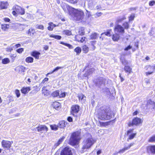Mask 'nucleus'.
Masks as SVG:
<instances>
[{
	"label": "nucleus",
	"instance_id": "1",
	"mask_svg": "<svg viewBox=\"0 0 155 155\" xmlns=\"http://www.w3.org/2000/svg\"><path fill=\"white\" fill-rule=\"evenodd\" d=\"M96 141V140L92 137L90 134H88L87 135L86 138L82 142L81 153H84L87 149L90 148Z\"/></svg>",
	"mask_w": 155,
	"mask_h": 155
},
{
	"label": "nucleus",
	"instance_id": "2",
	"mask_svg": "<svg viewBox=\"0 0 155 155\" xmlns=\"http://www.w3.org/2000/svg\"><path fill=\"white\" fill-rule=\"evenodd\" d=\"M98 116L99 118L101 120H109L112 116H114L112 112L109 111L105 107H103L100 108L99 110Z\"/></svg>",
	"mask_w": 155,
	"mask_h": 155
},
{
	"label": "nucleus",
	"instance_id": "3",
	"mask_svg": "<svg viewBox=\"0 0 155 155\" xmlns=\"http://www.w3.org/2000/svg\"><path fill=\"white\" fill-rule=\"evenodd\" d=\"M69 13L76 21H81L84 18V13L81 9L72 8Z\"/></svg>",
	"mask_w": 155,
	"mask_h": 155
},
{
	"label": "nucleus",
	"instance_id": "4",
	"mask_svg": "<svg viewBox=\"0 0 155 155\" xmlns=\"http://www.w3.org/2000/svg\"><path fill=\"white\" fill-rule=\"evenodd\" d=\"M80 133L76 132L72 134L69 140V143L72 146L78 144L81 140Z\"/></svg>",
	"mask_w": 155,
	"mask_h": 155
},
{
	"label": "nucleus",
	"instance_id": "5",
	"mask_svg": "<svg viewBox=\"0 0 155 155\" xmlns=\"http://www.w3.org/2000/svg\"><path fill=\"white\" fill-rule=\"evenodd\" d=\"M13 9L14 11L12 12V13L13 15L15 16L17 14L23 15L25 13L24 9L18 5L14 6L13 8Z\"/></svg>",
	"mask_w": 155,
	"mask_h": 155
},
{
	"label": "nucleus",
	"instance_id": "6",
	"mask_svg": "<svg viewBox=\"0 0 155 155\" xmlns=\"http://www.w3.org/2000/svg\"><path fill=\"white\" fill-rule=\"evenodd\" d=\"M137 133L134 132V129H130L128 130L127 133V136L128 137L127 141H129L130 140L133 139L136 136Z\"/></svg>",
	"mask_w": 155,
	"mask_h": 155
},
{
	"label": "nucleus",
	"instance_id": "7",
	"mask_svg": "<svg viewBox=\"0 0 155 155\" xmlns=\"http://www.w3.org/2000/svg\"><path fill=\"white\" fill-rule=\"evenodd\" d=\"M79 111V107L77 105H74L71 107V113L73 116L76 117Z\"/></svg>",
	"mask_w": 155,
	"mask_h": 155
},
{
	"label": "nucleus",
	"instance_id": "8",
	"mask_svg": "<svg viewBox=\"0 0 155 155\" xmlns=\"http://www.w3.org/2000/svg\"><path fill=\"white\" fill-rule=\"evenodd\" d=\"M142 122V121L140 118L136 117L133 119L132 123L131 122H129L128 126L129 127H131L133 125H137L141 123Z\"/></svg>",
	"mask_w": 155,
	"mask_h": 155
},
{
	"label": "nucleus",
	"instance_id": "9",
	"mask_svg": "<svg viewBox=\"0 0 155 155\" xmlns=\"http://www.w3.org/2000/svg\"><path fill=\"white\" fill-rule=\"evenodd\" d=\"M61 155H72L71 149L68 147H65L61 152Z\"/></svg>",
	"mask_w": 155,
	"mask_h": 155
},
{
	"label": "nucleus",
	"instance_id": "10",
	"mask_svg": "<svg viewBox=\"0 0 155 155\" xmlns=\"http://www.w3.org/2000/svg\"><path fill=\"white\" fill-rule=\"evenodd\" d=\"M145 69L146 70L148 71L146 72L145 73L147 76L152 74L154 71L153 66H151L150 65H147L145 67Z\"/></svg>",
	"mask_w": 155,
	"mask_h": 155
},
{
	"label": "nucleus",
	"instance_id": "11",
	"mask_svg": "<svg viewBox=\"0 0 155 155\" xmlns=\"http://www.w3.org/2000/svg\"><path fill=\"white\" fill-rule=\"evenodd\" d=\"M115 33H123L124 32V30L123 27L119 25H116L114 29Z\"/></svg>",
	"mask_w": 155,
	"mask_h": 155
},
{
	"label": "nucleus",
	"instance_id": "12",
	"mask_svg": "<svg viewBox=\"0 0 155 155\" xmlns=\"http://www.w3.org/2000/svg\"><path fill=\"white\" fill-rule=\"evenodd\" d=\"M38 131L41 133H45L48 130V128L45 125H40L38 126Z\"/></svg>",
	"mask_w": 155,
	"mask_h": 155
},
{
	"label": "nucleus",
	"instance_id": "13",
	"mask_svg": "<svg viewBox=\"0 0 155 155\" xmlns=\"http://www.w3.org/2000/svg\"><path fill=\"white\" fill-rule=\"evenodd\" d=\"M121 62L123 64L125 65L126 64H127V62L125 60L124 61H123L121 59ZM124 70L126 72H128L130 74L132 72V68H130V67L128 66H125L124 68Z\"/></svg>",
	"mask_w": 155,
	"mask_h": 155
},
{
	"label": "nucleus",
	"instance_id": "14",
	"mask_svg": "<svg viewBox=\"0 0 155 155\" xmlns=\"http://www.w3.org/2000/svg\"><path fill=\"white\" fill-rule=\"evenodd\" d=\"M106 80L103 78L101 77L97 80L96 82V84L97 86H100L102 84H105Z\"/></svg>",
	"mask_w": 155,
	"mask_h": 155
},
{
	"label": "nucleus",
	"instance_id": "15",
	"mask_svg": "<svg viewBox=\"0 0 155 155\" xmlns=\"http://www.w3.org/2000/svg\"><path fill=\"white\" fill-rule=\"evenodd\" d=\"M134 144L133 143H131L128 144L127 146L125 147L123 149L120 150L117 153H123L126 150H128L130 148V147L133 146Z\"/></svg>",
	"mask_w": 155,
	"mask_h": 155
},
{
	"label": "nucleus",
	"instance_id": "16",
	"mask_svg": "<svg viewBox=\"0 0 155 155\" xmlns=\"http://www.w3.org/2000/svg\"><path fill=\"white\" fill-rule=\"evenodd\" d=\"M12 143V141H10L3 140L2 141V145L4 147L10 148Z\"/></svg>",
	"mask_w": 155,
	"mask_h": 155
},
{
	"label": "nucleus",
	"instance_id": "17",
	"mask_svg": "<svg viewBox=\"0 0 155 155\" xmlns=\"http://www.w3.org/2000/svg\"><path fill=\"white\" fill-rule=\"evenodd\" d=\"M25 69V67L22 66H19L15 68V71L19 73H21L24 72Z\"/></svg>",
	"mask_w": 155,
	"mask_h": 155
},
{
	"label": "nucleus",
	"instance_id": "18",
	"mask_svg": "<svg viewBox=\"0 0 155 155\" xmlns=\"http://www.w3.org/2000/svg\"><path fill=\"white\" fill-rule=\"evenodd\" d=\"M8 5V3L6 2H0V8L1 9L7 8Z\"/></svg>",
	"mask_w": 155,
	"mask_h": 155
},
{
	"label": "nucleus",
	"instance_id": "19",
	"mask_svg": "<svg viewBox=\"0 0 155 155\" xmlns=\"http://www.w3.org/2000/svg\"><path fill=\"white\" fill-rule=\"evenodd\" d=\"M52 106L54 108L58 110L60 108L61 104L58 102L55 101L53 103Z\"/></svg>",
	"mask_w": 155,
	"mask_h": 155
},
{
	"label": "nucleus",
	"instance_id": "20",
	"mask_svg": "<svg viewBox=\"0 0 155 155\" xmlns=\"http://www.w3.org/2000/svg\"><path fill=\"white\" fill-rule=\"evenodd\" d=\"M147 150L152 154L155 153V145H151L147 147Z\"/></svg>",
	"mask_w": 155,
	"mask_h": 155
},
{
	"label": "nucleus",
	"instance_id": "21",
	"mask_svg": "<svg viewBox=\"0 0 155 155\" xmlns=\"http://www.w3.org/2000/svg\"><path fill=\"white\" fill-rule=\"evenodd\" d=\"M40 54V52L36 51L33 52L31 53V55L35 57L36 59H39V56Z\"/></svg>",
	"mask_w": 155,
	"mask_h": 155
},
{
	"label": "nucleus",
	"instance_id": "22",
	"mask_svg": "<svg viewBox=\"0 0 155 155\" xmlns=\"http://www.w3.org/2000/svg\"><path fill=\"white\" fill-rule=\"evenodd\" d=\"M49 26L48 27V29L50 31L53 30L54 28L56 27L57 25H56L54 24L52 22H50L48 24Z\"/></svg>",
	"mask_w": 155,
	"mask_h": 155
},
{
	"label": "nucleus",
	"instance_id": "23",
	"mask_svg": "<svg viewBox=\"0 0 155 155\" xmlns=\"http://www.w3.org/2000/svg\"><path fill=\"white\" fill-rule=\"evenodd\" d=\"M94 68H91L88 70L87 72L84 74V77H87L90 74H92L94 71Z\"/></svg>",
	"mask_w": 155,
	"mask_h": 155
},
{
	"label": "nucleus",
	"instance_id": "24",
	"mask_svg": "<svg viewBox=\"0 0 155 155\" xmlns=\"http://www.w3.org/2000/svg\"><path fill=\"white\" fill-rule=\"evenodd\" d=\"M30 89L29 87H23L21 90V92L24 94H26L28 93L30 91Z\"/></svg>",
	"mask_w": 155,
	"mask_h": 155
},
{
	"label": "nucleus",
	"instance_id": "25",
	"mask_svg": "<svg viewBox=\"0 0 155 155\" xmlns=\"http://www.w3.org/2000/svg\"><path fill=\"white\" fill-rule=\"evenodd\" d=\"M95 43L96 41H92L91 42V45L90 47L91 50L94 51L95 49L96 48L95 46Z\"/></svg>",
	"mask_w": 155,
	"mask_h": 155
},
{
	"label": "nucleus",
	"instance_id": "26",
	"mask_svg": "<svg viewBox=\"0 0 155 155\" xmlns=\"http://www.w3.org/2000/svg\"><path fill=\"white\" fill-rule=\"evenodd\" d=\"M116 33L115 34L113 35V36L112 39L114 41H117L119 39L120 35Z\"/></svg>",
	"mask_w": 155,
	"mask_h": 155
},
{
	"label": "nucleus",
	"instance_id": "27",
	"mask_svg": "<svg viewBox=\"0 0 155 155\" xmlns=\"http://www.w3.org/2000/svg\"><path fill=\"white\" fill-rule=\"evenodd\" d=\"M42 93L44 95L47 96L50 94L48 90L46 89L45 87L42 88Z\"/></svg>",
	"mask_w": 155,
	"mask_h": 155
},
{
	"label": "nucleus",
	"instance_id": "28",
	"mask_svg": "<svg viewBox=\"0 0 155 155\" xmlns=\"http://www.w3.org/2000/svg\"><path fill=\"white\" fill-rule=\"evenodd\" d=\"M98 34L95 32L92 33L90 36V38L91 39H96L98 36Z\"/></svg>",
	"mask_w": 155,
	"mask_h": 155
},
{
	"label": "nucleus",
	"instance_id": "29",
	"mask_svg": "<svg viewBox=\"0 0 155 155\" xmlns=\"http://www.w3.org/2000/svg\"><path fill=\"white\" fill-rule=\"evenodd\" d=\"M35 33V30L32 28H30L28 30V34L30 36H33Z\"/></svg>",
	"mask_w": 155,
	"mask_h": 155
},
{
	"label": "nucleus",
	"instance_id": "30",
	"mask_svg": "<svg viewBox=\"0 0 155 155\" xmlns=\"http://www.w3.org/2000/svg\"><path fill=\"white\" fill-rule=\"evenodd\" d=\"M58 125V128H63L65 126V122L64 121H61Z\"/></svg>",
	"mask_w": 155,
	"mask_h": 155
},
{
	"label": "nucleus",
	"instance_id": "31",
	"mask_svg": "<svg viewBox=\"0 0 155 155\" xmlns=\"http://www.w3.org/2000/svg\"><path fill=\"white\" fill-rule=\"evenodd\" d=\"M89 48L86 45H84L82 46V50L85 53H87L89 51Z\"/></svg>",
	"mask_w": 155,
	"mask_h": 155
},
{
	"label": "nucleus",
	"instance_id": "32",
	"mask_svg": "<svg viewBox=\"0 0 155 155\" xmlns=\"http://www.w3.org/2000/svg\"><path fill=\"white\" fill-rule=\"evenodd\" d=\"M79 100L81 102H84V100L86 99V97L83 94H81L78 96Z\"/></svg>",
	"mask_w": 155,
	"mask_h": 155
},
{
	"label": "nucleus",
	"instance_id": "33",
	"mask_svg": "<svg viewBox=\"0 0 155 155\" xmlns=\"http://www.w3.org/2000/svg\"><path fill=\"white\" fill-rule=\"evenodd\" d=\"M25 61L28 63H32L33 61V58L31 57H27L25 59Z\"/></svg>",
	"mask_w": 155,
	"mask_h": 155
},
{
	"label": "nucleus",
	"instance_id": "34",
	"mask_svg": "<svg viewBox=\"0 0 155 155\" xmlns=\"http://www.w3.org/2000/svg\"><path fill=\"white\" fill-rule=\"evenodd\" d=\"M74 51L76 53L77 55H79L81 52V48L79 47H77L74 49Z\"/></svg>",
	"mask_w": 155,
	"mask_h": 155
},
{
	"label": "nucleus",
	"instance_id": "35",
	"mask_svg": "<svg viewBox=\"0 0 155 155\" xmlns=\"http://www.w3.org/2000/svg\"><path fill=\"white\" fill-rule=\"evenodd\" d=\"M49 35L50 37L53 38L57 40H60L61 38V36L58 35Z\"/></svg>",
	"mask_w": 155,
	"mask_h": 155
},
{
	"label": "nucleus",
	"instance_id": "36",
	"mask_svg": "<svg viewBox=\"0 0 155 155\" xmlns=\"http://www.w3.org/2000/svg\"><path fill=\"white\" fill-rule=\"evenodd\" d=\"M62 33L63 34L67 35H70L72 34L71 31L68 30H65L63 31H62Z\"/></svg>",
	"mask_w": 155,
	"mask_h": 155
},
{
	"label": "nucleus",
	"instance_id": "37",
	"mask_svg": "<svg viewBox=\"0 0 155 155\" xmlns=\"http://www.w3.org/2000/svg\"><path fill=\"white\" fill-rule=\"evenodd\" d=\"M10 62L9 59L8 58H6L3 59L2 60V63L4 64H6L9 63Z\"/></svg>",
	"mask_w": 155,
	"mask_h": 155
},
{
	"label": "nucleus",
	"instance_id": "38",
	"mask_svg": "<svg viewBox=\"0 0 155 155\" xmlns=\"http://www.w3.org/2000/svg\"><path fill=\"white\" fill-rule=\"evenodd\" d=\"M9 25L4 24L2 25V28L4 31L6 30L7 29L9 28Z\"/></svg>",
	"mask_w": 155,
	"mask_h": 155
},
{
	"label": "nucleus",
	"instance_id": "39",
	"mask_svg": "<svg viewBox=\"0 0 155 155\" xmlns=\"http://www.w3.org/2000/svg\"><path fill=\"white\" fill-rule=\"evenodd\" d=\"M126 17L124 15L119 17L117 19V22L118 23L126 19Z\"/></svg>",
	"mask_w": 155,
	"mask_h": 155
},
{
	"label": "nucleus",
	"instance_id": "40",
	"mask_svg": "<svg viewBox=\"0 0 155 155\" xmlns=\"http://www.w3.org/2000/svg\"><path fill=\"white\" fill-rule=\"evenodd\" d=\"M13 45L14 44H13L10 47L6 48V51L8 52H11L13 50V48H14V47L13 46Z\"/></svg>",
	"mask_w": 155,
	"mask_h": 155
},
{
	"label": "nucleus",
	"instance_id": "41",
	"mask_svg": "<svg viewBox=\"0 0 155 155\" xmlns=\"http://www.w3.org/2000/svg\"><path fill=\"white\" fill-rule=\"evenodd\" d=\"M79 33L80 35H83L84 34V29L83 27H81L80 28L79 31Z\"/></svg>",
	"mask_w": 155,
	"mask_h": 155
},
{
	"label": "nucleus",
	"instance_id": "42",
	"mask_svg": "<svg viewBox=\"0 0 155 155\" xmlns=\"http://www.w3.org/2000/svg\"><path fill=\"white\" fill-rule=\"evenodd\" d=\"M50 127L51 129L53 130H56L58 129V125L55 124L50 125Z\"/></svg>",
	"mask_w": 155,
	"mask_h": 155
},
{
	"label": "nucleus",
	"instance_id": "43",
	"mask_svg": "<svg viewBox=\"0 0 155 155\" xmlns=\"http://www.w3.org/2000/svg\"><path fill=\"white\" fill-rule=\"evenodd\" d=\"M111 31V30H109L107 32H105L104 33H102L101 35H102L104 34L105 35H107V36H111V34L110 32V31Z\"/></svg>",
	"mask_w": 155,
	"mask_h": 155
},
{
	"label": "nucleus",
	"instance_id": "44",
	"mask_svg": "<svg viewBox=\"0 0 155 155\" xmlns=\"http://www.w3.org/2000/svg\"><path fill=\"white\" fill-rule=\"evenodd\" d=\"M59 91H56L52 93V96L54 97H59Z\"/></svg>",
	"mask_w": 155,
	"mask_h": 155
},
{
	"label": "nucleus",
	"instance_id": "45",
	"mask_svg": "<svg viewBox=\"0 0 155 155\" xmlns=\"http://www.w3.org/2000/svg\"><path fill=\"white\" fill-rule=\"evenodd\" d=\"M60 43L61 44L63 45H65V46L68 47L70 49H72V48H73V47L72 46V45H70L69 44L64 43V42H62V41H61L60 42Z\"/></svg>",
	"mask_w": 155,
	"mask_h": 155
},
{
	"label": "nucleus",
	"instance_id": "46",
	"mask_svg": "<svg viewBox=\"0 0 155 155\" xmlns=\"http://www.w3.org/2000/svg\"><path fill=\"white\" fill-rule=\"evenodd\" d=\"M147 103V104L152 105L153 108L155 107V102L152 101L151 100H148Z\"/></svg>",
	"mask_w": 155,
	"mask_h": 155
},
{
	"label": "nucleus",
	"instance_id": "47",
	"mask_svg": "<svg viewBox=\"0 0 155 155\" xmlns=\"http://www.w3.org/2000/svg\"><path fill=\"white\" fill-rule=\"evenodd\" d=\"M150 142H155V135L152 136L148 140Z\"/></svg>",
	"mask_w": 155,
	"mask_h": 155
},
{
	"label": "nucleus",
	"instance_id": "48",
	"mask_svg": "<svg viewBox=\"0 0 155 155\" xmlns=\"http://www.w3.org/2000/svg\"><path fill=\"white\" fill-rule=\"evenodd\" d=\"M150 34L151 35L155 36V28H152L150 32Z\"/></svg>",
	"mask_w": 155,
	"mask_h": 155
},
{
	"label": "nucleus",
	"instance_id": "49",
	"mask_svg": "<svg viewBox=\"0 0 155 155\" xmlns=\"http://www.w3.org/2000/svg\"><path fill=\"white\" fill-rule=\"evenodd\" d=\"M135 17V15L134 14H132L129 17V21H132L134 20V19Z\"/></svg>",
	"mask_w": 155,
	"mask_h": 155
},
{
	"label": "nucleus",
	"instance_id": "50",
	"mask_svg": "<svg viewBox=\"0 0 155 155\" xmlns=\"http://www.w3.org/2000/svg\"><path fill=\"white\" fill-rule=\"evenodd\" d=\"M64 137H63L60 139L58 141V143H56L55 144V146L56 147L58 146L60 143L63 141V140L64 139Z\"/></svg>",
	"mask_w": 155,
	"mask_h": 155
},
{
	"label": "nucleus",
	"instance_id": "51",
	"mask_svg": "<svg viewBox=\"0 0 155 155\" xmlns=\"http://www.w3.org/2000/svg\"><path fill=\"white\" fill-rule=\"evenodd\" d=\"M123 26L125 28L127 29L129 28V25L127 22H124L123 24Z\"/></svg>",
	"mask_w": 155,
	"mask_h": 155
},
{
	"label": "nucleus",
	"instance_id": "52",
	"mask_svg": "<svg viewBox=\"0 0 155 155\" xmlns=\"http://www.w3.org/2000/svg\"><path fill=\"white\" fill-rule=\"evenodd\" d=\"M86 38L84 37H82L81 36V38L80 40L78 39V41L80 42L81 43L83 42L84 41H85Z\"/></svg>",
	"mask_w": 155,
	"mask_h": 155
},
{
	"label": "nucleus",
	"instance_id": "53",
	"mask_svg": "<svg viewBox=\"0 0 155 155\" xmlns=\"http://www.w3.org/2000/svg\"><path fill=\"white\" fill-rule=\"evenodd\" d=\"M36 28L38 29H40L42 30H43L44 29V27L43 25H36Z\"/></svg>",
	"mask_w": 155,
	"mask_h": 155
},
{
	"label": "nucleus",
	"instance_id": "54",
	"mask_svg": "<svg viewBox=\"0 0 155 155\" xmlns=\"http://www.w3.org/2000/svg\"><path fill=\"white\" fill-rule=\"evenodd\" d=\"M149 6H152L155 5V1L152 0L150 1L149 2Z\"/></svg>",
	"mask_w": 155,
	"mask_h": 155
},
{
	"label": "nucleus",
	"instance_id": "55",
	"mask_svg": "<svg viewBox=\"0 0 155 155\" xmlns=\"http://www.w3.org/2000/svg\"><path fill=\"white\" fill-rule=\"evenodd\" d=\"M15 93L16 94V96L17 97H19L20 95L19 91L18 90H16L15 91Z\"/></svg>",
	"mask_w": 155,
	"mask_h": 155
},
{
	"label": "nucleus",
	"instance_id": "56",
	"mask_svg": "<svg viewBox=\"0 0 155 155\" xmlns=\"http://www.w3.org/2000/svg\"><path fill=\"white\" fill-rule=\"evenodd\" d=\"M66 95L65 92H62L60 94H59V97L61 98V97H65Z\"/></svg>",
	"mask_w": 155,
	"mask_h": 155
},
{
	"label": "nucleus",
	"instance_id": "57",
	"mask_svg": "<svg viewBox=\"0 0 155 155\" xmlns=\"http://www.w3.org/2000/svg\"><path fill=\"white\" fill-rule=\"evenodd\" d=\"M102 14L101 12L96 13L94 14V16L95 18H97L100 16Z\"/></svg>",
	"mask_w": 155,
	"mask_h": 155
},
{
	"label": "nucleus",
	"instance_id": "58",
	"mask_svg": "<svg viewBox=\"0 0 155 155\" xmlns=\"http://www.w3.org/2000/svg\"><path fill=\"white\" fill-rule=\"evenodd\" d=\"M24 51V48H20L19 49H18L16 50V51L19 53H21Z\"/></svg>",
	"mask_w": 155,
	"mask_h": 155
},
{
	"label": "nucleus",
	"instance_id": "59",
	"mask_svg": "<svg viewBox=\"0 0 155 155\" xmlns=\"http://www.w3.org/2000/svg\"><path fill=\"white\" fill-rule=\"evenodd\" d=\"M75 38L76 40L78 41V39L80 40L81 38V35H77L75 36Z\"/></svg>",
	"mask_w": 155,
	"mask_h": 155
},
{
	"label": "nucleus",
	"instance_id": "60",
	"mask_svg": "<svg viewBox=\"0 0 155 155\" xmlns=\"http://www.w3.org/2000/svg\"><path fill=\"white\" fill-rule=\"evenodd\" d=\"M132 47L130 45H129L127 47H126L124 49L125 51H128V50L130 49Z\"/></svg>",
	"mask_w": 155,
	"mask_h": 155
},
{
	"label": "nucleus",
	"instance_id": "61",
	"mask_svg": "<svg viewBox=\"0 0 155 155\" xmlns=\"http://www.w3.org/2000/svg\"><path fill=\"white\" fill-rule=\"evenodd\" d=\"M63 68L62 67H56L53 70H54V71L55 72V71H58V70L60 69H61V68Z\"/></svg>",
	"mask_w": 155,
	"mask_h": 155
},
{
	"label": "nucleus",
	"instance_id": "62",
	"mask_svg": "<svg viewBox=\"0 0 155 155\" xmlns=\"http://www.w3.org/2000/svg\"><path fill=\"white\" fill-rule=\"evenodd\" d=\"M67 120L69 122H71L73 120L72 118L70 117H68Z\"/></svg>",
	"mask_w": 155,
	"mask_h": 155
},
{
	"label": "nucleus",
	"instance_id": "63",
	"mask_svg": "<svg viewBox=\"0 0 155 155\" xmlns=\"http://www.w3.org/2000/svg\"><path fill=\"white\" fill-rule=\"evenodd\" d=\"M4 20L5 22H9L10 21V19L8 18H5Z\"/></svg>",
	"mask_w": 155,
	"mask_h": 155
},
{
	"label": "nucleus",
	"instance_id": "64",
	"mask_svg": "<svg viewBox=\"0 0 155 155\" xmlns=\"http://www.w3.org/2000/svg\"><path fill=\"white\" fill-rule=\"evenodd\" d=\"M21 46V45L20 44H17L15 45L14 46V47H15L16 48H18V47H20Z\"/></svg>",
	"mask_w": 155,
	"mask_h": 155
}]
</instances>
